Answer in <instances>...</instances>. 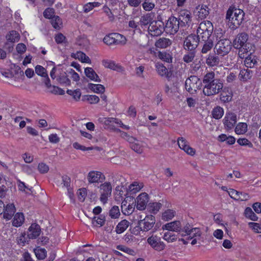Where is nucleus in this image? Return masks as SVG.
<instances>
[{"instance_id": "nucleus-5", "label": "nucleus", "mask_w": 261, "mask_h": 261, "mask_svg": "<svg viewBox=\"0 0 261 261\" xmlns=\"http://www.w3.org/2000/svg\"><path fill=\"white\" fill-rule=\"evenodd\" d=\"M231 46V42L229 39H220L215 46L214 50L217 55L223 57L229 53Z\"/></svg>"}, {"instance_id": "nucleus-19", "label": "nucleus", "mask_w": 261, "mask_h": 261, "mask_svg": "<svg viewBox=\"0 0 261 261\" xmlns=\"http://www.w3.org/2000/svg\"><path fill=\"white\" fill-rule=\"evenodd\" d=\"M156 71L159 75L162 77H165L170 80L172 73L168 71L167 68L161 63L157 62L155 64Z\"/></svg>"}, {"instance_id": "nucleus-43", "label": "nucleus", "mask_w": 261, "mask_h": 261, "mask_svg": "<svg viewBox=\"0 0 261 261\" xmlns=\"http://www.w3.org/2000/svg\"><path fill=\"white\" fill-rule=\"evenodd\" d=\"M52 26L56 29L59 30L62 25L61 19L58 16H54L50 21Z\"/></svg>"}, {"instance_id": "nucleus-59", "label": "nucleus", "mask_w": 261, "mask_h": 261, "mask_svg": "<svg viewBox=\"0 0 261 261\" xmlns=\"http://www.w3.org/2000/svg\"><path fill=\"white\" fill-rule=\"evenodd\" d=\"M155 7V5L153 3L149 2L147 0H144L142 4V7L144 10L146 11H151Z\"/></svg>"}, {"instance_id": "nucleus-16", "label": "nucleus", "mask_w": 261, "mask_h": 261, "mask_svg": "<svg viewBox=\"0 0 261 261\" xmlns=\"http://www.w3.org/2000/svg\"><path fill=\"white\" fill-rule=\"evenodd\" d=\"M149 201V196L146 193L140 194L136 198V208L140 211L145 209Z\"/></svg>"}, {"instance_id": "nucleus-34", "label": "nucleus", "mask_w": 261, "mask_h": 261, "mask_svg": "<svg viewBox=\"0 0 261 261\" xmlns=\"http://www.w3.org/2000/svg\"><path fill=\"white\" fill-rule=\"evenodd\" d=\"M74 57L76 59H79L83 63H91V60L88 57L85 53L82 51H77L74 54Z\"/></svg>"}, {"instance_id": "nucleus-57", "label": "nucleus", "mask_w": 261, "mask_h": 261, "mask_svg": "<svg viewBox=\"0 0 261 261\" xmlns=\"http://www.w3.org/2000/svg\"><path fill=\"white\" fill-rule=\"evenodd\" d=\"M105 221V217L102 216H100L99 217H94L92 220V223L94 225L101 226L104 224Z\"/></svg>"}, {"instance_id": "nucleus-13", "label": "nucleus", "mask_w": 261, "mask_h": 261, "mask_svg": "<svg viewBox=\"0 0 261 261\" xmlns=\"http://www.w3.org/2000/svg\"><path fill=\"white\" fill-rule=\"evenodd\" d=\"M87 180L89 184L99 183L105 179L103 174L97 171H91L87 175Z\"/></svg>"}, {"instance_id": "nucleus-45", "label": "nucleus", "mask_w": 261, "mask_h": 261, "mask_svg": "<svg viewBox=\"0 0 261 261\" xmlns=\"http://www.w3.org/2000/svg\"><path fill=\"white\" fill-rule=\"evenodd\" d=\"M175 212L172 210H167L162 214V219L164 221H169L175 216Z\"/></svg>"}, {"instance_id": "nucleus-30", "label": "nucleus", "mask_w": 261, "mask_h": 261, "mask_svg": "<svg viewBox=\"0 0 261 261\" xmlns=\"http://www.w3.org/2000/svg\"><path fill=\"white\" fill-rule=\"evenodd\" d=\"M252 72L249 68L241 70L239 77L240 79L243 81H246L252 77Z\"/></svg>"}, {"instance_id": "nucleus-39", "label": "nucleus", "mask_w": 261, "mask_h": 261, "mask_svg": "<svg viewBox=\"0 0 261 261\" xmlns=\"http://www.w3.org/2000/svg\"><path fill=\"white\" fill-rule=\"evenodd\" d=\"M162 206V204L160 202L150 203L148 205V209L150 212L155 214L159 211Z\"/></svg>"}, {"instance_id": "nucleus-31", "label": "nucleus", "mask_w": 261, "mask_h": 261, "mask_svg": "<svg viewBox=\"0 0 261 261\" xmlns=\"http://www.w3.org/2000/svg\"><path fill=\"white\" fill-rule=\"evenodd\" d=\"M257 63V61L254 55H252V53L250 52V55L245 58L244 60V64L248 68H252L254 67L255 64Z\"/></svg>"}, {"instance_id": "nucleus-1", "label": "nucleus", "mask_w": 261, "mask_h": 261, "mask_svg": "<svg viewBox=\"0 0 261 261\" xmlns=\"http://www.w3.org/2000/svg\"><path fill=\"white\" fill-rule=\"evenodd\" d=\"M203 93L208 96L219 93L223 88V83L220 79L215 78V73L211 71L206 73L203 77Z\"/></svg>"}, {"instance_id": "nucleus-60", "label": "nucleus", "mask_w": 261, "mask_h": 261, "mask_svg": "<svg viewBox=\"0 0 261 261\" xmlns=\"http://www.w3.org/2000/svg\"><path fill=\"white\" fill-rule=\"evenodd\" d=\"M16 39V32L15 31H12L9 32V33L6 35V39L7 41H9L10 42H15V40Z\"/></svg>"}, {"instance_id": "nucleus-18", "label": "nucleus", "mask_w": 261, "mask_h": 261, "mask_svg": "<svg viewBox=\"0 0 261 261\" xmlns=\"http://www.w3.org/2000/svg\"><path fill=\"white\" fill-rule=\"evenodd\" d=\"M177 143L179 148L184 150L187 154L190 155L195 154V151L188 145L187 141L184 138H179Z\"/></svg>"}, {"instance_id": "nucleus-55", "label": "nucleus", "mask_w": 261, "mask_h": 261, "mask_svg": "<svg viewBox=\"0 0 261 261\" xmlns=\"http://www.w3.org/2000/svg\"><path fill=\"white\" fill-rule=\"evenodd\" d=\"M113 35H114V33L106 36L103 39L104 43L109 45L115 44V40H114Z\"/></svg>"}, {"instance_id": "nucleus-10", "label": "nucleus", "mask_w": 261, "mask_h": 261, "mask_svg": "<svg viewBox=\"0 0 261 261\" xmlns=\"http://www.w3.org/2000/svg\"><path fill=\"white\" fill-rule=\"evenodd\" d=\"M155 223V217L152 215H148L138 222L139 227L141 231H148L154 226Z\"/></svg>"}, {"instance_id": "nucleus-17", "label": "nucleus", "mask_w": 261, "mask_h": 261, "mask_svg": "<svg viewBox=\"0 0 261 261\" xmlns=\"http://www.w3.org/2000/svg\"><path fill=\"white\" fill-rule=\"evenodd\" d=\"M36 73L44 78V82L47 88L51 87L50 81L49 79L47 72L45 68L41 65H37L35 68Z\"/></svg>"}, {"instance_id": "nucleus-29", "label": "nucleus", "mask_w": 261, "mask_h": 261, "mask_svg": "<svg viewBox=\"0 0 261 261\" xmlns=\"http://www.w3.org/2000/svg\"><path fill=\"white\" fill-rule=\"evenodd\" d=\"M17 187H18L19 191L25 195H31L32 193V188H30L24 182L19 180H17Z\"/></svg>"}, {"instance_id": "nucleus-53", "label": "nucleus", "mask_w": 261, "mask_h": 261, "mask_svg": "<svg viewBox=\"0 0 261 261\" xmlns=\"http://www.w3.org/2000/svg\"><path fill=\"white\" fill-rule=\"evenodd\" d=\"M120 211L118 206H114L109 212L110 216L113 219H116L120 216Z\"/></svg>"}, {"instance_id": "nucleus-8", "label": "nucleus", "mask_w": 261, "mask_h": 261, "mask_svg": "<svg viewBox=\"0 0 261 261\" xmlns=\"http://www.w3.org/2000/svg\"><path fill=\"white\" fill-rule=\"evenodd\" d=\"M147 242L151 248L157 251H161L165 248V244L157 235L152 234L147 239Z\"/></svg>"}, {"instance_id": "nucleus-52", "label": "nucleus", "mask_w": 261, "mask_h": 261, "mask_svg": "<svg viewBox=\"0 0 261 261\" xmlns=\"http://www.w3.org/2000/svg\"><path fill=\"white\" fill-rule=\"evenodd\" d=\"M34 252L39 259H43L46 256V251L45 249L37 248L34 250Z\"/></svg>"}, {"instance_id": "nucleus-49", "label": "nucleus", "mask_w": 261, "mask_h": 261, "mask_svg": "<svg viewBox=\"0 0 261 261\" xmlns=\"http://www.w3.org/2000/svg\"><path fill=\"white\" fill-rule=\"evenodd\" d=\"M143 188L142 184L134 182L129 186L128 190L132 193L135 194L139 192Z\"/></svg>"}, {"instance_id": "nucleus-38", "label": "nucleus", "mask_w": 261, "mask_h": 261, "mask_svg": "<svg viewBox=\"0 0 261 261\" xmlns=\"http://www.w3.org/2000/svg\"><path fill=\"white\" fill-rule=\"evenodd\" d=\"M218 139L221 142L226 141V143L229 145H232L236 142V139L232 136H227L225 134H221L219 136Z\"/></svg>"}, {"instance_id": "nucleus-27", "label": "nucleus", "mask_w": 261, "mask_h": 261, "mask_svg": "<svg viewBox=\"0 0 261 261\" xmlns=\"http://www.w3.org/2000/svg\"><path fill=\"white\" fill-rule=\"evenodd\" d=\"M172 43V41L168 38H161L155 43V45L158 48H165L169 46Z\"/></svg>"}, {"instance_id": "nucleus-20", "label": "nucleus", "mask_w": 261, "mask_h": 261, "mask_svg": "<svg viewBox=\"0 0 261 261\" xmlns=\"http://www.w3.org/2000/svg\"><path fill=\"white\" fill-rule=\"evenodd\" d=\"M149 52L151 54H153L160 59L166 62L167 63L172 62V56L166 51H155L154 48H150Z\"/></svg>"}, {"instance_id": "nucleus-2", "label": "nucleus", "mask_w": 261, "mask_h": 261, "mask_svg": "<svg viewBox=\"0 0 261 261\" xmlns=\"http://www.w3.org/2000/svg\"><path fill=\"white\" fill-rule=\"evenodd\" d=\"M244 15L245 13L241 9H228L226 13V19L229 28L233 30L237 29L242 23Z\"/></svg>"}, {"instance_id": "nucleus-14", "label": "nucleus", "mask_w": 261, "mask_h": 261, "mask_svg": "<svg viewBox=\"0 0 261 261\" xmlns=\"http://www.w3.org/2000/svg\"><path fill=\"white\" fill-rule=\"evenodd\" d=\"M237 121V115L231 112L226 113L223 119L225 128L228 130L233 128Z\"/></svg>"}, {"instance_id": "nucleus-9", "label": "nucleus", "mask_w": 261, "mask_h": 261, "mask_svg": "<svg viewBox=\"0 0 261 261\" xmlns=\"http://www.w3.org/2000/svg\"><path fill=\"white\" fill-rule=\"evenodd\" d=\"M164 29L163 22L153 21L149 24L148 31L151 36H158L162 34Z\"/></svg>"}, {"instance_id": "nucleus-37", "label": "nucleus", "mask_w": 261, "mask_h": 261, "mask_svg": "<svg viewBox=\"0 0 261 261\" xmlns=\"http://www.w3.org/2000/svg\"><path fill=\"white\" fill-rule=\"evenodd\" d=\"M188 51V52H187L183 57V61L187 63L192 62L194 60L196 52V50Z\"/></svg>"}, {"instance_id": "nucleus-40", "label": "nucleus", "mask_w": 261, "mask_h": 261, "mask_svg": "<svg viewBox=\"0 0 261 261\" xmlns=\"http://www.w3.org/2000/svg\"><path fill=\"white\" fill-rule=\"evenodd\" d=\"M152 17L150 14H147L142 16L140 19L139 24L141 26H145L150 24L151 22Z\"/></svg>"}, {"instance_id": "nucleus-22", "label": "nucleus", "mask_w": 261, "mask_h": 261, "mask_svg": "<svg viewBox=\"0 0 261 261\" xmlns=\"http://www.w3.org/2000/svg\"><path fill=\"white\" fill-rule=\"evenodd\" d=\"M209 8L205 5H199L196 8L195 13L200 19H204L208 15Z\"/></svg>"}, {"instance_id": "nucleus-35", "label": "nucleus", "mask_w": 261, "mask_h": 261, "mask_svg": "<svg viewBox=\"0 0 261 261\" xmlns=\"http://www.w3.org/2000/svg\"><path fill=\"white\" fill-rule=\"evenodd\" d=\"M88 88L95 93H103L105 91V87L101 84H94L90 83Z\"/></svg>"}, {"instance_id": "nucleus-32", "label": "nucleus", "mask_w": 261, "mask_h": 261, "mask_svg": "<svg viewBox=\"0 0 261 261\" xmlns=\"http://www.w3.org/2000/svg\"><path fill=\"white\" fill-rule=\"evenodd\" d=\"M132 142V143H129L130 144V148L135 152L138 153H141L142 152L143 149L140 141L135 138L134 141Z\"/></svg>"}, {"instance_id": "nucleus-64", "label": "nucleus", "mask_w": 261, "mask_h": 261, "mask_svg": "<svg viewBox=\"0 0 261 261\" xmlns=\"http://www.w3.org/2000/svg\"><path fill=\"white\" fill-rule=\"evenodd\" d=\"M238 143L242 146H248L249 147L253 146L252 144L246 138H240L237 140Z\"/></svg>"}, {"instance_id": "nucleus-6", "label": "nucleus", "mask_w": 261, "mask_h": 261, "mask_svg": "<svg viewBox=\"0 0 261 261\" xmlns=\"http://www.w3.org/2000/svg\"><path fill=\"white\" fill-rule=\"evenodd\" d=\"M180 27V25L177 18L172 16L168 18L164 27V31L167 33L174 34L178 32Z\"/></svg>"}, {"instance_id": "nucleus-63", "label": "nucleus", "mask_w": 261, "mask_h": 261, "mask_svg": "<svg viewBox=\"0 0 261 261\" xmlns=\"http://www.w3.org/2000/svg\"><path fill=\"white\" fill-rule=\"evenodd\" d=\"M249 226L252 228L255 232H261V224L254 222H249L248 223Z\"/></svg>"}, {"instance_id": "nucleus-15", "label": "nucleus", "mask_w": 261, "mask_h": 261, "mask_svg": "<svg viewBox=\"0 0 261 261\" xmlns=\"http://www.w3.org/2000/svg\"><path fill=\"white\" fill-rule=\"evenodd\" d=\"M180 27H189L192 21L191 13L188 11H182L180 12L178 18Z\"/></svg>"}, {"instance_id": "nucleus-42", "label": "nucleus", "mask_w": 261, "mask_h": 261, "mask_svg": "<svg viewBox=\"0 0 261 261\" xmlns=\"http://www.w3.org/2000/svg\"><path fill=\"white\" fill-rule=\"evenodd\" d=\"M224 114L223 109L220 107H217L215 108L212 111L213 117L216 119H220Z\"/></svg>"}, {"instance_id": "nucleus-24", "label": "nucleus", "mask_w": 261, "mask_h": 261, "mask_svg": "<svg viewBox=\"0 0 261 261\" xmlns=\"http://www.w3.org/2000/svg\"><path fill=\"white\" fill-rule=\"evenodd\" d=\"M15 207L14 204H8L6 206H4V219L9 220H10L13 216H14L15 212Z\"/></svg>"}, {"instance_id": "nucleus-23", "label": "nucleus", "mask_w": 261, "mask_h": 261, "mask_svg": "<svg viewBox=\"0 0 261 261\" xmlns=\"http://www.w3.org/2000/svg\"><path fill=\"white\" fill-rule=\"evenodd\" d=\"M29 232L28 234L29 239H34L38 237L41 232L40 226L36 223L32 224L29 229Z\"/></svg>"}, {"instance_id": "nucleus-61", "label": "nucleus", "mask_w": 261, "mask_h": 261, "mask_svg": "<svg viewBox=\"0 0 261 261\" xmlns=\"http://www.w3.org/2000/svg\"><path fill=\"white\" fill-rule=\"evenodd\" d=\"M77 43L79 45L86 48L89 46L90 42L86 37H83L79 38Z\"/></svg>"}, {"instance_id": "nucleus-46", "label": "nucleus", "mask_w": 261, "mask_h": 261, "mask_svg": "<svg viewBox=\"0 0 261 261\" xmlns=\"http://www.w3.org/2000/svg\"><path fill=\"white\" fill-rule=\"evenodd\" d=\"M100 4L98 2L88 3L83 7V10L85 13H88L94 8L99 7Z\"/></svg>"}, {"instance_id": "nucleus-48", "label": "nucleus", "mask_w": 261, "mask_h": 261, "mask_svg": "<svg viewBox=\"0 0 261 261\" xmlns=\"http://www.w3.org/2000/svg\"><path fill=\"white\" fill-rule=\"evenodd\" d=\"M102 65L106 68H109L114 70L117 69L118 65L116 63L111 60H104L102 62Z\"/></svg>"}, {"instance_id": "nucleus-47", "label": "nucleus", "mask_w": 261, "mask_h": 261, "mask_svg": "<svg viewBox=\"0 0 261 261\" xmlns=\"http://www.w3.org/2000/svg\"><path fill=\"white\" fill-rule=\"evenodd\" d=\"M245 215L246 218L250 219L252 221H257L258 217L250 207H247L245 210Z\"/></svg>"}, {"instance_id": "nucleus-54", "label": "nucleus", "mask_w": 261, "mask_h": 261, "mask_svg": "<svg viewBox=\"0 0 261 261\" xmlns=\"http://www.w3.org/2000/svg\"><path fill=\"white\" fill-rule=\"evenodd\" d=\"M57 80L62 84H64L67 86H69L70 85V81L68 78L67 75H66L65 73L59 75Z\"/></svg>"}, {"instance_id": "nucleus-12", "label": "nucleus", "mask_w": 261, "mask_h": 261, "mask_svg": "<svg viewBox=\"0 0 261 261\" xmlns=\"http://www.w3.org/2000/svg\"><path fill=\"white\" fill-rule=\"evenodd\" d=\"M100 201L105 203L112 192V186L110 182H105L100 186Z\"/></svg>"}, {"instance_id": "nucleus-33", "label": "nucleus", "mask_w": 261, "mask_h": 261, "mask_svg": "<svg viewBox=\"0 0 261 261\" xmlns=\"http://www.w3.org/2000/svg\"><path fill=\"white\" fill-rule=\"evenodd\" d=\"M2 74L6 77L10 79L9 84H13L16 79V70H14V72L8 70L7 71L2 72Z\"/></svg>"}, {"instance_id": "nucleus-26", "label": "nucleus", "mask_w": 261, "mask_h": 261, "mask_svg": "<svg viewBox=\"0 0 261 261\" xmlns=\"http://www.w3.org/2000/svg\"><path fill=\"white\" fill-rule=\"evenodd\" d=\"M85 73L86 76L92 81H94L96 82H100L101 81L98 75L91 67L86 68L85 69Z\"/></svg>"}, {"instance_id": "nucleus-4", "label": "nucleus", "mask_w": 261, "mask_h": 261, "mask_svg": "<svg viewBox=\"0 0 261 261\" xmlns=\"http://www.w3.org/2000/svg\"><path fill=\"white\" fill-rule=\"evenodd\" d=\"M213 30L212 23L210 21H204L201 22L197 30V37L199 40L201 39L203 41L210 40Z\"/></svg>"}, {"instance_id": "nucleus-21", "label": "nucleus", "mask_w": 261, "mask_h": 261, "mask_svg": "<svg viewBox=\"0 0 261 261\" xmlns=\"http://www.w3.org/2000/svg\"><path fill=\"white\" fill-rule=\"evenodd\" d=\"M163 229L170 231L180 232L181 231V223L179 221H175L168 223L163 226Z\"/></svg>"}, {"instance_id": "nucleus-28", "label": "nucleus", "mask_w": 261, "mask_h": 261, "mask_svg": "<svg viewBox=\"0 0 261 261\" xmlns=\"http://www.w3.org/2000/svg\"><path fill=\"white\" fill-rule=\"evenodd\" d=\"M129 225V222L127 220L125 219L121 220L116 226L115 231L118 234L122 233L128 228Z\"/></svg>"}, {"instance_id": "nucleus-3", "label": "nucleus", "mask_w": 261, "mask_h": 261, "mask_svg": "<svg viewBox=\"0 0 261 261\" xmlns=\"http://www.w3.org/2000/svg\"><path fill=\"white\" fill-rule=\"evenodd\" d=\"M248 40V35L245 33H242L239 34L233 40V46L240 49L239 56L241 58H244V54L250 52L252 48V44L247 42Z\"/></svg>"}, {"instance_id": "nucleus-51", "label": "nucleus", "mask_w": 261, "mask_h": 261, "mask_svg": "<svg viewBox=\"0 0 261 261\" xmlns=\"http://www.w3.org/2000/svg\"><path fill=\"white\" fill-rule=\"evenodd\" d=\"M163 239L168 242H173L177 240V237L174 233L169 231L164 233Z\"/></svg>"}, {"instance_id": "nucleus-36", "label": "nucleus", "mask_w": 261, "mask_h": 261, "mask_svg": "<svg viewBox=\"0 0 261 261\" xmlns=\"http://www.w3.org/2000/svg\"><path fill=\"white\" fill-rule=\"evenodd\" d=\"M247 130V124L246 123H239L236 128L235 132L236 134L241 135L245 134Z\"/></svg>"}, {"instance_id": "nucleus-44", "label": "nucleus", "mask_w": 261, "mask_h": 261, "mask_svg": "<svg viewBox=\"0 0 261 261\" xmlns=\"http://www.w3.org/2000/svg\"><path fill=\"white\" fill-rule=\"evenodd\" d=\"M232 98V94L231 92L223 91L220 95V99L224 102H228L230 101Z\"/></svg>"}, {"instance_id": "nucleus-11", "label": "nucleus", "mask_w": 261, "mask_h": 261, "mask_svg": "<svg viewBox=\"0 0 261 261\" xmlns=\"http://www.w3.org/2000/svg\"><path fill=\"white\" fill-rule=\"evenodd\" d=\"M199 79L196 76H191L185 82V88L191 93L196 92L199 88Z\"/></svg>"}, {"instance_id": "nucleus-58", "label": "nucleus", "mask_w": 261, "mask_h": 261, "mask_svg": "<svg viewBox=\"0 0 261 261\" xmlns=\"http://www.w3.org/2000/svg\"><path fill=\"white\" fill-rule=\"evenodd\" d=\"M201 232L200 229L197 227H195L192 228L188 236H189L191 238H199L201 236Z\"/></svg>"}, {"instance_id": "nucleus-56", "label": "nucleus", "mask_w": 261, "mask_h": 261, "mask_svg": "<svg viewBox=\"0 0 261 261\" xmlns=\"http://www.w3.org/2000/svg\"><path fill=\"white\" fill-rule=\"evenodd\" d=\"M55 10L53 8H48L44 10L43 12V15L45 18L51 20L54 16H56L55 15Z\"/></svg>"}, {"instance_id": "nucleus-41", "label": "nucleus", "mask_w": 261, "mask_h": 261, "mask_svg": "<svg viewBox=\"0 0 261 261\" xmlns=\"http://www.w3.org/2000/svg\"><path fill=\"white\" fill-rule=\"evenodd\" d=\"M113 36L116 45H124L126 43V39L124 36L119 33H114Z\"/></svg>"}, {"instance_id": "nucleus-25", "label": "nucleus", "mask_w": 261, "mask_h": 261, "mask_svg": "<svg viewBox=\"0 0 261 261\" xmlns=\"http://www.w3.org/2000/svg\"><path fill=\"white\" fill-rule=\"evenodd\" d=\"M220 62L219 57L214 54H209L206 59V64L210 67L217 66Z\"/></svg>"}, {"instance_id": "nucleus-50", "label": "nucleus", "mask_w": 261, "mask_h": 261, "mask_svg": "<svg viewBox=\"0 0 261 261\" xmlns=\"http://www.w3.org/2000/svg\"><path fill=\"white\" fill-rule=\"evenodd\" d=\"M204 42V44L201 49V53L202 54H206L208 51L211 50L214 45L212 40L210 39Z\"/></svg>"}, {"instance_id": "nucleus-7", "label": "nucleus", "mask_w": 261, "mask_h": 261, "mask_svg": "<svg viewBox=\"0 0 261 261\" xmlns=\"http://www.w3.org/2000/svg\"><path fill=\"white\" fill-rule=\"evenodd\" d=\"M198 37L195 34L187 36L184 42V48L186 50H196L199 44Z\"/></svg>"}, {"instance_id": "nucleus-62", "label": "nucleus", "mask_w": 261, "mask_h": 261, "mask_svg": "<svg viewBox=\"0 0 261 261\" xmlns=\"http://www.w3.org/2000/svg\"><path fill=\"white\" fill-rule=\"evenodd\" d=\"M228 193L231 198H232L234 200H239V198H240L239 195L240 194V192H239L237 190H235L233 189H230L228 191Z\"/></svg>"}]
</instances>
